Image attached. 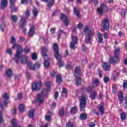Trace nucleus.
I'll return each mask as SVG.
<instances>
[{
    "label": "nucleus",
    "mask_w": 127,
    "mask_h": 127,
    "mask_svg": "<svg viewBox=\"0 0 127 127\" xmlns=\"http://www.w3.org/2000/svg\"><path fill=\"white\" fill-rule=\"evenodd\" d=\"M108 62L110 63V64H112V65H117V64L120 62V60L119 59V58H117L116 57H110V60Z\"/></svg>",
    "instance_id": "9"
},
{
    "label": "nucleus",
    "mask_w": 127,
    "mask_h": 127,
    "mask_svg": "<svg viewBox=\"0 0 127 127\" xmlns=\"http://www.w3.org/2000/svg\"><path fill=\"white\" fill-rule=\"evenodd\" d=\"M35 112V110L34 109H31L29 112V118H33V117H34V113Z\"/></svg>",
    "instance_id": "33"
},
{
    "label": "nucleus",
    "mask_w": 127,
    "mask_h": 127,
    "mask_svg": "<svg viewBox=\"0 0 127 127\" xmlns=\"http://www.w3.org/2000/svg\"><path fill=\"white\" fill-rule=\"evenodd\" d=\"M97 91H93L91 94L90 95V98L91 100H95L96 99V97H97Z\"/></svg>",
    "instance_id": "23"
},
{
    "label": "nucleus",
    "mask_w": 127,
    "mask_h": 127,
    "mask_svg": "<svg viewBox=\"0 0 127 127\" xmlns=\"http://www.w3.org/2000/svg\"><path fill=\"white\" fill-rule=\"evenodd\" d=\"M24 51L26 54H27L28 53H29V52H30V49H29V48H28V47H26L24 49Z\"/></svg>",
    "instance_id": "45"
},
{
    "label": "nucleus",
    "mask_w": 127,
    "mask_h": 127,
    "mask_svg": "<svg viewBox=\"0 0 127 127\" xmlns=\"http://www.w3.org/2000/svg\"><path fill=\"white\" fill-rule=\"evenodd\" d=\"M27 2H28V0H21L22 4H27Z\"/></svg>",
    "instance_id": "55"
},
{
    "label": "nucleus",
    "mask_w": 127,
    "mask_h": 127,
    "mask_svg": "<svg viewBox=\"0 0 127 127\" xmlns=\"http://www.w3.org/2000/svg\"><path fill=\"white\" fill-rule=\"evenodd\" d=\"M58 96H59V93H58V92L56 91L54 95V98L56 100H57V98H58Z\"/></svg>",
    "instance_id": "59"
},
{
    "label": "nucleus",
    "mask_w": 127,
    "mask_h": 127,
    "mask_svg": "<svg viewBox=\"0 0 127 127\" xmlns=\"http://www.w3.org/2000/svg\"><path fill=\"white\" fill-rule=\"evenodd\" d=\"M25 75L28 79H30V78H31V74L29 73L28 70H26Z\"/></svg>",
    "instance_id": "42"
},
{
    "label": "nucleus",
    "mask_w": 127,
    "mask_h": 127,
    "mask_svg": "<svg viewBox=\"0 0 127 127\" xmlns=\"http://www.w3.org/2000/svg\"><path fill=\"white\" fill-rule=\"evenodd\" d=\"M50 92V89H43L42 90V93L38 94L37 102L40 104H42L43 101H44V97H47L48 96V92Z\"/></svg>",
    "instance_id": "4"
},
{
    "label": "nucleus",
    "mask_w": 127,
    "mask_h": 127,
    "mask_svg": "<svg viewBox=\"0 0 127 127\" xmlns=\"http://www.w3.org/2000/svg\"><path fill=\"white\" fill-rule=\"evenodd\" d=\"M107 4L102 3L100 4V6L97 8V12L99 15H102L104 12V9H107Z\"/></svg>",
    "instance_id": "8"
},
{
    "label": "nucleus",
    "mask_w": 127,
    "mask_h": 127,
    "mask_svg": "<svg viewBox=\"0 0 127 127\" xmlns=\"http://www.w3.org/2000/svg\"><path fill=\"white\" fill-rule=\"evenodd\" d=\"M118 91V88H117L116 86H113L112 88V92L114 94H116Z\"/></svg>",
    "instance_id": "50"
},
{
    "label": "nucleus",
    "mask_w": 127,
    "mask_h": 127,
    "mask_svg": "<svg viewBox=\"0 0 127 127\" xmlns=\"http://www.w3.org/2000/svg\"><path fill=\"white\" fill-rule=\"evenodd\" d=\"M32 60H36L37 59V55L35 53L32 54Z\"/></svg>",
    "instance_id": "41"
},
{
    "label": "nucleus",
    "mask_w": 127,
    "mask_h": 127,
    "mask_svg": "<svg viewBox=\"0 0 127 127\" xmlns=\"http://www.w3.org/2000/svg\"><path fill=\"white\" fill-rule=\"evenodd\" d=\"M15 41H16L15 38L13 36H12L11 37L10 43H11L12 44H13V43H15Z\"/></svg>",
    "instance_id": "46"
},
{
    "label": "nucleus",
    "mask_w": 127,
    "mask_h": 127,
    "mask_svg": "<svg viewBox=\"0 0 127 127\" xmlns=\"http://www.w3.org/2000/svg\"><path fill=\"white\" fill-rule=\"evenodd\" d=\"M42 1L44 2H49L47 4V6L49 7V8H51V7L53 6L55 0H42Z\"/></svg>",
    "instance_id": "14"
},
{
    "label": "nucleus",
    "mask_w": 127,
    "mask_h": 127,
    "mask_svg": "<svg viewBox=\"0 0 127 127\" xmlns=\"http://www.w3.org/2000/svg\"><path fill=\"white\" fill-rule=\"evenodd\" d=\"M3 123V119H2V112L0 111V124Z\"/></svg>",
    "instance_id": "47"
},
{
    "label": "nucleus",
    "mask_w": 127,
    "mask_h": 127,
    "mask_svg": "<svg viewBox=\"0 0 127 127\" xmlns=\"http://www.w3.org/2000/svg\"><path fill=\"white\" fill-rule=\"evenodd\" d=\"M103 81L104 83H105V84H107L109 82V81H110V79L109 78V77L105 76L103 78Z\"/></svg>",
    "instance_id": "44"
},
{
    "label": "nucleus",
    "mask_w": 127,
    "mask_h": 127,
    "mask_svg": "<svg viewBox=\"0 0 127 127\" xmlns=\"http://www.w3.org/2000/svg\"><path fill=\"white\" fill-rule=\"evenodd\" d=\"M73 13L75 15H76L78 18H80L81 17V14H80V11L77 10V8L74 7L73 8Z\"/></svg>",
    "instance_id": "24"
},
{
    "label": "nucleus",
    "mask_w": 127,
    "mask_h": 127,
    "mask_svg": "<svg viewBox=\"0 0 127 127\" xmlns=\"http://www.w3.org/2000/svg\"><path fill=\"white\" fill-rule=\"evenodd\" d=\"M46 86L47 87L48 91H49V90L51 89L50 88V82L47 81L46 82Z\"/></svg>",
    "instance_id": "48"
},
{
    "label": "nucleus",
    "mask_w": 127,
    "mask_h": 127,
    "mask_svg": "<svg viewBox=\"0 0 127 127\" xmlns=\"http://www.w3.org/2000/svg\"><path fill=\"white\" fill-rule=\"evenodd\" d=\"M70 111H71V113L72 114V115H75V114H76L77 113V112L78 111V110H77V107H73L71 109Z\"/></svg>",
    "instance_id": "35"
},
{
    "label": "nucleus",
    "mask_w": 127,
    "mask_h": 127,
    "mask_svg": "<svg viewBox=\"0 0 127 127\" xmlns=\"http://www.w3.org/2000/svg\"><path fill=\"white\" fill-rule=\"evenodd\" d=\"M66 127H74L73 126V124L71 122H69L66 124Z\"/></svg>",
    "instance_id": "58"
},
{
    "label": "nucleus",
    "mask_w": 127,
    "mask_h": 127,
    "mask_svg": "<svg viewBox=\"0 0 127 127\" xmlns=\"http://www.w3.org/2000/svg\"><path fill=\"white\" fill-rule=\"evenodd\" d=\"M6 53H8V54H9V55H12V51H11V49H7L6 51Z\"/></svg>",
    "instance_id": "53"
},
{
    "label": "nucleus",
    "mask_w": 127,
    "mask_h": 127,
    "mask_svg": "<svg viewBox=\"0 0 127 127\" xmlns=\"http://www.w3.org/2000/svg\"><path fill=\"white\" fill-rule=\"evenodd\" d=\"M59 115L60 117H64V108H62L59 112Z\"/></svg>",
    "instance_id": "39"
},
{
    "label": "nucleus",
    "mask_w": 127,
    "mask_h": 127,
    "mask_svg": "<svg viewBox=\"0 0 127 127\" xmlns=\"http://www.w3.org/2000/svg\"><path fill=\"white\" fill-rule=\"evenodd\" d=\"M35 31V28L34 27V26L31 27L29 30L28 36H29V37H32V36L34 35Z\"/></svg>",
    "instance_id": "18"
},
{
    "label": "nucleus",
    "mask_w": 127,
    "mask_h": 127,
    "mask_svg": "<svg viewBox=\"0 0 127 127\" xmlns=\"http://www.w3.org/2000/svg\"><path fill=\"white\" fill-rule=\"evenodd\" d=\"M41 86H42V82H41V80L35 82L32 85V90L33 91H39Z\"/></svg>",
    "instance_id": "6"
},
{
    "label": "nucleus",
    "mask_w": 127,
    "mask_h": 127,
    "mask_svg": "<svg viewBox=\"0 0 127 127\" xmlns=\"http://www.w3.org/2000/svg\"><path fill=\"white\" fill-rule=\"evenodd\" d=\"M123 88L124 89L127 88V81H125L123 83Z\"/></svg>",
    "instance_id": "64"
},
{
    "label": "nucleus",
    "mask_w": 127,
    "mask_h": 127,
    "mask_svg": "<svg viewBox=\"0 0 127 127\" xmlns=\"http://www.w3.org/2000/svg\"><path fill=\"white\" fill-rule=\"evenodd\" d=\"M93 35H94L93 31H92V30L88 31L85 36V42L90 43V41H91V36H93Z\"/></svg>",
    "instance_id": "10"
},
{
    "label": "nucleus",
    "mask_w": 127,
    "mask_h": 127,
    "mask_svg": "<svg viewBox=\"0 0 127 127\" xmlns=\"http://www.w3.org/2000/svg\"><path fill=\"white\" fill-rule=\"evenodd\" d=\"M32 11L34 16H35V17H36V16H37L38 14V10L36 9V8H35V7H34V8L32 9Z\"/></svg>",
    "instance_id": "36"
},
{
    "label": "nucleus",
    "mask_w": 127,
    "mask_h": 127,
    "mask_svg": "<svg viewBox=\"0 0 127 127\" xmlns=\"http://www.w3.org/2000/svg\"><path fill=\"white\" fill-rule=\"evenodd\" d=\"M30 15V10H29L28 9H27L25 12V17H21V19L19 24L20 28H23V27H25V25H26V18L29 17Z\"/></svg>",
    "instance_id": "5"
},
{
    "label": "nucleus",
    "mask_w": 127,
    "mask_h": 127,
    "mask_svg": "<svg viewBox=\"0 0 127 127\" xmlns=\"http://www.w3.org/2000/svg\"><path fill=\"white\" fill-rule=\"evenodd\" d=\"M0 5L1 9H4L7 5V0H1Z\"/></svg>",
    "instance_id": "19"
},
{
    "label": "nucleus",
    "mask_w": 127,
    "mask_h": 127,
    "mask_svg": "<svg viewBox=\"0 0 127 127\" xmlns=\"http://www.w3.org/2000/svg\"><path fill=\"white\" fill-rule=\"evenodd\" d=\"M10 8H11V11L12 12H15L17 11V8L14 5H10Z\"/></svg>",
    "instance_id": "32"
},
{
    "label": "nucleus",
    "mask_w": 127,
    "mask_h": 127,
    "mask_svg": "<svg viewBox=\"0 0 127 127\" xmlns=\"http://www.w3.org/2000/svg\"><path fill=\"white\" fill-rule=\"evenodd\" d=\"M121 119L122 121H125L126 119H127V116H126V113L125 112H123L121 114Z\"/></svg>",
    "instance_id": "38"
},
{
    "label": "nucleus",
    "mask_w": 127,
    "mask_h": 127,
    "mask_svg": "<svg viewBox=\"0 0 127 127\" xmlns=\"http://www.w3.org/2000/svg\"><path fill=\"white\" fill-rule=\"evenodd\" d=\"M44 59L45 60L44 63V66H45L46 67H47L50 65V64L49 63V58L47 57V58H44Z\"/></svg>",
    "instance_id": "22"
},
{
    "label": "nucleus",
    "mask_w": 127,
    "mask_h": 127,
    "mask_svg": "<svg viewBox=\"0 0 127 127\" xmlns=\"http://www.w3.org/2000/svg\"><path fill=\"white\" fill-rule=\"evenodd\" d=\"M87 98H88V95L86 94H82L79 98V107L81 112L85 111L86 106H87L86 103Z\"/></svg>",
    "instance_id": "3"
},
{
    "label": "nucleus",
    "mask_w": 127,
    "mask_h": 127,
    "mask_svg": "<svg viewBox=\"0 0 127 127\" xmlns=\"http://www.w3.org/2000/svg\"><path fill=\"white\" fill-rule=\"evenodd\" d=\"M77 28H78V29H82V28H83V24L79 23L77 25Z\"/></svg>",
    "instance_id": "56"
},
{
    "label": "nucleus",
    "mask_w": 127,
    "mask_h": 127,
    "mask_svg": "<svg viewBox=\"0 0 127 127\" xmlns=\"http://www.w3.org/2000/svg\"><path fill=\"white\" fill-rule=\"evenodd\" d=\"M95 126H96L95 122H91L89 124V127H95Z\"/></svg>",
    "instance_id": "63"
},
{
    "label": "nucleus",
    "mask_w": 127,
    "mask_h": 127,
    "mask_svg": "<svg viewBox=\"0 0 127 127\" xmlns=\"http://www.w3.org/2000/svg\"><path fill=\"white\" fill-rule=\"evenodd\" d=\"M61 19L63 21L64 23L66 26H68L69 24V21H68V18L67 16L64 14H62L61 16Z\"/></svg>",
    "instance_id": "13"
},
{
    "label": "nucleus",
    "mask_w": 127,
    "mask_h": 127,
    "mask_svg": "<svg viewBox=\"0 0 127 127\" xmlns=\"http://www.w3.org/2000/svg\"><path fill=\"white\" fill-rule=\"evenodd\" d=\"M19 110L20 113H23L25 111V106L23 104H20L19 105Z\"/></svg>",
    "instance_id": "30"
},
{
    "label": "nucleus",
    "mask_w": 127,
    "mask_h": 127,
    "mask_svg": "<svg viewBox=\"0 0 127 127\" xmlns=\"http://www.w3.org/2000/svg\"><path fill=\"white\" fill-rule=\"evenodd\" d=\"M50 32L52 33V34H55V28H52L50 30Z\"/></svg>",
    "instance_id": "60"
},
{
    "label": "nucleus",
    "mask_w": 127,
    "mask_h": 127,
    "mask_svg": "<svg viewBox=\"0 0 127 127\" xmlns=\"http://www.w3.org/2000/svg\"><path fill=\"white\" fill-rule=\"evenodd\" d=\"M20 59H22L21 60V63L23 65H24V64H26V63H27V57H26V56H23V57L21 58Z\"/></svg>",
    "instance_id": "25"
},
{
    "label": "nucleus",
    "mask_w": 127,
    "mask_h": 127,
    "mask_svg": "<svg viewBox=\"0 0 127 127\" xmlns=\"http://www.w3.org/2000/svg\"><path fill=\"white\" fill-rule=\"evenodd\" d=\"M76 78L75 84L76 86H80L82 84V79L79 76H76Z\"/></svg>",
    "instance_id": "26"
},
{
    "label": "nucleus",
    "mask_w": 127,
    "mask_h": 127,
    "mask_svg": "<svg viewBox=\"0 0 127 127\" xmlns=\"http://www.w3.org/2000/svg\"><path fill=\"white\" fill-rule=\"evenodd\" d=\"M118 100L120 103L124 102V94L122 91H119L118 93Z\"/></svg>",
    "instance_id": "21"
},
{
    "label": "nucleus",
    "mask_w": 127,
    "mask_h": 127,
    "mask_svg": "<svg viewBox=\"0 0 127 127\" xmlns=\"http://www.w3.org/2000/svg\"><path fill=\"white\" fill-rule=\"evenodd\" d=\"M98 39L99 43H102L103 42V35L101 33H98Z\"/></svg>",
    "instance_id": "31"
},
{
    "label": "nucleus",
    "mask_w": 127,
    "mask_h": 127,
    "mask_svg": "<svg viewBox=\"0 0 127 127\" xmlns=\"http://www.w3.org/2000/svg\"><path fill=\"white\" fill-rule=\"evenodd\" d=\"M102 67L105 71H110L111 69V64H108L107 62H104L103 63Z\"/></svg>",
    "instance_id": "15"
},
{
    "label": "nucleus",
    "mask_w": 127,
    "mask_h": 127,
    "mask_svg": "<svg viewBox=\"0 0 127 127\" xmlns=\"http://www.w3.org/2000/svg\"><path fill=\"white\" fill-rule=\"evenodd\" d=\"M81 67L80 66H76L75 68L74 76L75 77H79L81 75Z\"/></svg>",
    "instance_id": "17"
},
{
    "label": "nucleus",
    "mask_w": 127,
    "mask_h": 127,
    "mask_svg": "<svg viewBox=\"0 0 127 127\" xmlns=\"http://www.w3.org/2000/svg\"><path fill=\"white\" fill-rule=\"evenodd\" d=\"M86 92L87 93H91L92 92V87L91 86H89L86 88Z\"/></svg>",
    "instance_id": "57"
},
{
    "label": "nucleus",
    "mask_w": 127,
    "mask_h": 127,
    "mask_svg": "<svg viewBox=\"0 0 127 127\" xmlns=\"http://www.w3.org/2000/svg\"><path fill=\"white\" fill-rule=\"evenodd\" d=\"M54 56L56 59L58 61V65L59 67H63L64 66V63L61 60V55L59 53V48L57 43L54 44Z\"/></svg>",
    "instance_id": "1"
},
{
    "label": "nucleus",
    "mask_w": 127,
    "mask_h": 127,
    "mask_svg": "<svg viewBox=\"0 0 127 127\" xmlns=\"http://www.w3.org/2000/svg\"><path fill=\"white\" fill-rule=\"evenodd\" d=\"M15 47L17 48L18 51H17L15 55V57L13 59V60L15 61V62H16V63H18L20 58H22V57H23V56L21 55V53L22 52V51H23V49L21 45H18L16 43H14L13 44L12 48L14 49V48H15Z\"/></svg>",
    "instance_id": "2"
},
{
    "label": "nucleus",
    "mask_w": 127,
    "mask_h": 127,
    "mask_svg": "<svg viewBox=\"0 0 127 127\" xmlns=\"http://www.w3.org/2000/svg\"><path fill=\"white\" fill-rule=\"evenodd\" d=\"M99 79H95L93 82V83L95 85V87H97V86L99 85Z\"/></svg>",
    "instance_id": "43"
},
{
    "label": "nucleus",
    "mask_w": 127,
    "mask_h": 127,
    "mask_svg": "<svg viewBox=\"0 0 127 127\" xmlns=\"http://www.w3.org/2000/svg\"><path fill=\"white\" fill-rule=\"evenodd\" d=\"M98 110L100 112L101 114V116H103L104 114V111H105V109L104 108V103H101L100 105L98 106Z\"/></svg>",
    "instance_id": "20"
},
{
    "label": "nucleus",
    "mask_w": 127,
    "mask_h": 127,
    "mask_svg": "<svg viewBox=\"0 0 127 127\" xmlns=\"http://www.w3.org/2000/svg\"><path fill=\"white\" fill-rule=\"evenodd\" d=\"M88 118V116L86 113H82L80 115L79 119L81 120V121H85Z\"/></svg>",
    "instance_id": "28"
},
{
    "label": "nucleus",
    "mask_w": 127,
    "mask_h": 127,
    "mask_svg": "<svg viewBox=\"0 0 127 127\" xmlns=\"http://www.w3.org/2000/svg\"><path fill=\"white\" fill-rule=\"evenodd\" d=\"M51 76L52 77H54L56 76V72H55L54 70H52V71H51Z\"/></svg>",
    "instance_id": "61"
},
{
    "label": "nucleus",
    "mask_w": 127,
    "mask_h": 127,
    "mask_svg": "<svg viewBox=\"0 0 127 127\" xmlns=\"http://www.w3.org/2000/svg\"><path fill=\"white\" fill-rule=\"evenodd\" d=\"M64 33L63 30H60L58 32V40H59L60 38H61V35H62L63 33Z\"/></svg>",
    "instance_id": "40"
},
{
    "label": "nucleus",
    "mask_w": 127,
    "mask_h": 127,
    "mask_svg": "<svg viewBox=\"0 0 127 127\" xmlns=\"http://www.w3.org/2000/svg\"><path fill=\"white\" fill-rule=\"evenodd\" d=\"M61 82H62V77L61 76V74H58L56 76V82L58 83V84H60Z\"/></svg>",
    "instance_id": "27"
},
{
    "label": "nucleus",
    "mask_w": 127,
    "mask_h": 127,
    "mask_svg": "<svg viewBox=\"0 0 127 127\" xmlns=\"http://www.w3.org/2000/svg\"><path fill=\"white\" fill-rule=\"evenodd\" d=\"M115 57L119 58V55H120L119 49H115L114 51Z\"/></svg>",
    "instance_id": "37"
},
{
    "label": "nucleus",
    "mask_w": 127,
    "mask_h": 127,
    "mask_svg": "<svg viewBox=\"0 0 127 127\" xmlns=\"http://www.w3.org/2000/svg\"><path fill=\"white\" fill-rule=\"evenodd\" d=\"M5 28V23H2L1 24L0 26V29L1 31H3L4 30V28Z\"/></svg>",
    "instance_id": "52"
},
{
    "label": "nucleus",
    "mask_w": 127,
    "mask_h": 127,
    "mask_svg": "<svg viewBox=\"0 0 127 127\" xmlns=\"http://www.w3.org/2000/svg\"><path fill=\"white\" fill-rule=\"evenodd\" d=\"M6 75L8 78L11 77V76H12V70L10 69H8L6 72Z\"/></svg>",
    "instance_id": "34"
},
{
    "label": "nucleus",
    "mask_w": 127,
    "mask_h": 127,
    "mask_svg": "<svg viewBox=\"0 0 127 127\" xmlns=\"http://www.w3.org/2000/svg\"><path fill=\"white\" fill-rule=\"evenodd\" d=\"M11 20L12 22L16 23V22H17V16L15 15H12L11 16Z\"/></svg>",
    "instance_id": "29"
},
{
    "label": "nucleus",
    "mask_w": 127,
    "mask_h": 127,
    "mask_svg": "<svg viewBox=\"0 0 127 127\" xmlns=\"http://www.w3.org/2000/svg\"><path fill=\"white\" fill-rule=\"evenodd\" d=\"M101 26L102 28L101 29L102 31H105V30L108 29L110 26V25L109 24V20L107 19H103Z\"/></svg>",
    "instance_id": "7"
},
{
    "label": "nucleus",
    "mask_w": 127,
    "mask_h": 127,
    "mask_svg": "<svg viewBox=\"0 0 127 127\" xmlns=\"http://www.w3.org/2000/svg\"><path fill=\"white\" fill-rule=\"evenodd\" d=\"M34 65L35 67H36L38 69L40 67V64L38 62H36Z\"/></svg>",
    "instance_id": "62"
},
{
    "label": "nucleus",
    "mask_w": 127,
    "mask_h": 127,
    "mask_svg": "<svg viewBox=\"0 0 127 127\" xmlns=\"http://www.w3.org/2000/svg\"><path fill=\"white\" fill-rule=\"evenodd\" d=\"M41 53H42V56L44 57V58H47L48 57V56L47 55V52L48 51V48L46 47H42L41 49Z\"/></svg>",
    "instance_id": "12"
},
{
    "label": "nucleus",
    "mask_w": 127,
    "mask_h": 127,
    "mask_svg": "<svg viewBox=\"0 0 127 127\" xmlns=\"http://www.w3.org/2000/svg\"><path fill=\"white\" fill-rule=\"evenodd\" d=\"M64 94L65 95L67 94V89H66L65 88H63V91H62V96H64Z\"/></svg>",
    "instance_id": "51"
},
{
    "label": "nucleus",
    "mask_w": 127,
    "mask_h": 127,
    "mask_svg": "<svg viewBox=\"0 0 127 127\" xmlns=\"http://www.w3.org/2000/svg\"><path fill=\"white\" fill-rule=\"evenodd\" d=\"M77 42H78V39L77 37L75 36L72 37V41L70 43V48L71 49H75V45L77 44Z\"/></svg>",
    "instance_id": "11"
},
{
    "label": "nucleus",
    "mask_w": 127,
    "mask_h": 127,
    "mask_svg": "<svg viewBox=\"0 0 127 127\" xmlns=\"http://www.w3.org/2000/svg\"><path fill=\"white\" fill-rule=\"evenodd\" d=\"M126 12H127V10L125 9H123L122 10L121 14L123 16V17H125Z\"/></svg>",
    "instance_id": "49"
},
{
    "label": "nucleus",
    "mask_w": 127,
    "mask_h": 127,
    "mask_svg": "<svg viewBox=\"0 0 127 127\" xmlns=\"http://www.w3.org/2000/svg\"><path fill=\"white\" fill-rule=\"evenodd\" d=\"M9 98V96H8V95H7V93H5L4 95H3V98L5 100H8V98Z\"/></svg>",
    "instance_id": "54"
},
{
    "label": "nucleus",
    "mask_w": 127,
    "mask_h": 127,
    "mask_svg": "<svg viewBox=\"0 0 127 127\" xmlns=\"http://www.w3.org/2000/svg\"><path fill=\"white\" fill-rule=\"evenodd\" d=\"M27 66L30 70H32L33 71H35V70H36L35 65L33 64L31 62L27 63Z\"/></svg>",
    "instance_id": "16"
}]
</instances>
